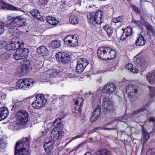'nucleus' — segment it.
<instances>
[{
  "mask_svg": "<svg viewBox=\"0 0 155 155\" xmlns=\"http://www.w3.org/2000/svg\"><path fill=\"white\" fill-rule=\"evenodd\" d=\"M134 23L137 24L138 25H139L140 24V21H138L134 20Z\"/></svg>",
  "mask_w": 155,
  "mask_h": 155,
  "instance_id": "63",
  "label": "nucleus"
},
{
  "mask_svg": "<svg viewBox=\"0 0 155 155\" xmlns=\"http://www.w3.org/2000/svg\"><path fill=\"white\" fill-rule=\"evenodd\" d=\"M107 50L106 48L104 49V47L99 48L97 51V55L99 58L103 60H107V54L106 53Z\"/></svg>",
  "mask_w": 155,
  "mask_h": 155,
  "instance_id": "14",
  "label": "nucleus"
},
{
  "mask_svg": "<svg viewBox=\"0 0 155 155\" xmlns=\"http://www.w3.org/2000/svg\"><path fill=\"white\" fill-rule=\"evenodd\" d=\"M85 143V142H83L79 144L78 146H77V148L78 149L81 147H82L83 146H84Z\"/></svg>",
  "mask_w": 155,
  "mask_h": 155,
  "instance_id": "61",
  "label": "nucleus"
},
{
  "mask_svg": "<svg viewBox=\"0 0 155 155\" xmlns=\"http://www.w3.org/2000/svg\"><path fill=\"white\" fill-rule=\"evenodd\" d=\"M149 89L150 90V95L152 97L155 96V88L153 87H150Z\"/></svg>",
  "mask_w": 155,
  "mask_h": 155,
  "instance_id": "45",
  "label": "nucleus"
},
{
  "mask_svg": "<svg viewBox=\"0 0 155 155\" xmlns=\"http://www.w3.org/2000/svg\"><path fill=\"white\" fill-rule=\"evenodd\" d=\"M68 76L70 78H73L75 77L73 72H72V73H69L68 74Z\"/></svg>",
  "mask_w": 155,
  "mask_h": 155,
  "instance_id": "58",
  "label": "nucleus"
},
{
  "mask_svg": "<svg viewBox=\"0 0 155 155\" xmlns=\"http://www.w3.org/2000/svg\"><path fill=\"white\" fill-rule=\"evenodd\" d=\"M12 45V47L13 50L16 49L17 50L19 49L22 47L24 44L22 42H20L17 41H12L10 43Z\"/></svg>",
  "mask_w": 155,
  "mask_h": 155,
  "instance_id": "27",
  "label": "nucleus"
},
{
  "mask_svg": "<svg viewBox=\"0 0 155 155\" xmlns=\"http://www.w3.org/2000/svg\"><path fill=\"white\" fill-rule=\"evenodd\" d=\"M6 45V42L4 41H0V49L3 48Z\"/></svg>",
  "mask_w": 155,
  "mask_h": 155,
  "instance_id": "51",
  "label": "nucleus"
},
{
  "mask_svg": "<svg viewBox=\"0 0 155 155\" xmlns=\"http://www.w3.org/2000/svg\"><path fill=\"white\" fill-rule=\"evenodd\" d=\"M64 41L65 42H68L71 46L75 47L78 44L77 38L75 35L67 36L64 38Z\"/></svg>",
  "mask_w": 155,
  "mask_h": 155,
  "instance_id": "11",
  "label": "nucleus"
},
{
  "mask_svg": "<svg viewBox=\"0 0 155 155\" xmlns=\"http://www.w3.org/2000/svg\"><path fill=\"white\" fill-rule=\"evenodd\" d=\"M146 77L150 83H153L155 79V73L154 72L149 73Z\"/></svg>",
  "mask_w": 155,
  "mask_h": 155,
  "instance_id": "31",
  "label": "nucleus"
},
{
  "mask_svg": "<svg viewBox=\"0 0 155 155\" xmlns=\"http://www.w3.org/2000/svg\"><path fill=\"white\" fill-rule=\"evenodd\" d=\"M1 6L2 8L3 9H6L10 10L19 11H21L20 8L16 7L9 4H6L5 3H1Z\"/></svg>",
  "mask_w": 155,
  "mask_h": 155,
  "instance_id": "21",
  "label": "nucleus"
},
{
  "mask_svg": "<svg viewBox=\"0 0 155 155\" xmlns=\"http://www.w3.org/2000/svg\"><path fill=\"white\" fill-rule=\"evenodd\" d=\"M12 20L9 25V27L11 29L20 27L25 24L24 18L21 16H17L12 19Z\"/></svg>",
  "mask_w": 155,
  "mask_h": 155,
  "instance_id": "4",
  "label": "nucleus"
},
{
  "mask_svg": "<svg viewBox=\"0 0 155 155\" xmlns=\"http://www.w3.org/2000/svg\"><path fill=\"white\" fill-rule=\"evenodd\" d=\"M16 120L19 124H25L28 120V114L24 110L18 111L16 114Z\"/></svg>",
  "mask_w": 155,
  "mask_h": 155,
  "instance_id": "3",
  "label": "nucleus"
},
{
  "mask_svg": "<svg viewBox=\"0 0 155 155\" xmlns=\"http://www.w3.org/2000/svg\"><path fill=\"white\" fill-rule=\"evenodd\" d=\"M10 55L6 52H2L0 53V58L2 60H5L10 57Z\"/></svg>",
  "mask_w": 155,
  "mask_h": 155,
  "instance_id": "38",
  "label": "nucleus"
},
{
  "mask_svg": "<svg viewBox=\"0 0 155 155\" xmlns=\"http://www.w3.org/2000/svg\"><path fill=\"white\" fill-rule=\"evenodd\" d=\"M5 31V29L4 25L2 23H0V35L2 34Z\"/></svg>",
  "mask_w": 155,
  "mask_h": 155,
  "instance_id": "47",
  "label": "nucleus"
},
{
  "mask_svg": "<svg viewBox=\"0 0 155 155\" xmlns=\"http://www.w3.org/2000/svg\"><path fill=\"white\" fill-rule=\"evenodd\" d=\"M108 94L105 95L103 100V110L105 114L111 113L113 111V105L112 102L110 101Z\"/></svg>",
  "mask_w": 155,
  "mask_h": 155,
  "instance_id": "5",
  "label": "nucleus"
},
{
  "mask_svg": "<svg viewBox=\"0 0 155 155\" xmlns=\"http://www.w3.org/2000/svg\"><path fill=\"white\" fill-rule=\"evenodd\" d=\"M127 37L125 36L124 33L123 32V34L120 37V39L121 40L124 41L127 38Z\"/></svg>",
  "mask_w": 155,
  "mask_h": 155,
  "instance_id": "54",
  "label": "nucleus"
},
{
  "mask_svg": "<svg viewBox=\"0 0 155 155\" xmlns=\"http://www.w3.org/2000/svg\"><path fill=\"white\" fill-rule=\"evenodd\" d=\"M0 95H1V99L2 100H4L6 98V95L4 93H2V92L0 91Z\"/></svg>",
  "mask_w": 155,
  "mask_h": 155,
  "instance_id": "53",
  "label": "nucleus"
},
{
  "mask_svg": "<svg viewBox=\"0 0 155 155\" xmlns=\"http://www.w3.org/2000/svg\"><path fill=\"white\" fill-rule=\"evenodd\" d=\"M70 22L73 25L78 24L79 22V20L77 17L74 15H71L69 18Z\"/></svg>",
  "mask_w": 155,
  "mask_h": 155,
  "instance_id": "34",
  "label": "nucleus"
},
{
  "mask_svg": "<svg viewBox=\"0 0 155 155\" xmlns=\"http://www.w3.org/2000/svg\"><path fill=\"white\" fill-rule=\"evenodd\" d=\"M101 111V107L97 106V107L94 109L92 116L90 120L91 121L94 122L98 118L100 115Z\"/></svg>",
  "mask_w": 155,
  "mask_h": 155,
  "instance_id": "18",
  "label": "nucleus"
},
{
  "mask_svg": "<svg viewBox=\"0 0 155 155\" xmlns=\"http://www.w3.org/2000/svg\"><path fill=\"white\" fill-rule=\"evenodd\" d=\"M19 87L24 90L28 88L29 86V78H25L19 80L17 82Z\"/></svg>",
  "mask_w": 155,
  "mask_h": 155,
  "instance_id": "13",
  "label": "nucleus"
},
{
  "mask_svg": "<svg viewBox=\"0 0 155 155\" xmlns=\"http://www.w3.org/2000/svg\"><path fill=\"white\" fill-rule=\"evenodd\" d=\"M21 54V53L20 52V51L19 49L14 53L13 55V58L16 60L23 59Z\"/></svg>",
  "mask_w": 155,
  "mask_h": 155,
  "instance_id": "35",
  "label": "nucleus"
},
{
  "mask_svg": "<svg viewBox=\"0 0 155 155\" xmlns=\"http://www.w3.org/2000/svg\"><path fill=\"white\" fill-rule=\"evenodd\" d=\"M6 143L5 141L2 140L0 139V147L2 148H4L6 146Z\"/></svg>",
  "mask_w": 155,
  "mask_h": 155,
  "instance_id": "48",
  "label": "nucleus"
},
{
  "mask_svg": "<svg viewBox=\"0 0 155 155\" xmlns=\"http://www.w3.org/2000/svg\"><path fill=\"white\" fill-rule=\"evenodd\" d=\"M152 35L153 36H155V31L154 30V29L153 30V31H152V32H151Z\"/></svg>",
  "mask_w": 155,
  "mask_h": 155,
  "instance_id": "64",
  "label": "nucleus"
},
{
  "mask_svg": "<svg viewBox=\"0 0 155 155\" xmlns=\"http://www.w3.org/2000/svg\"><path fill=\"white\" fill-rule=\"evenodd\" d=\"M30 13L31 15L32 18L34 19H37L41 21H43L44 20L43 18L37 9H34L31 10Z\"/></svg>",
  "mask_w": 155,
  "mask_h": 155,
  "instance_id": "20",
  "label": "nucleus"
},
{
  "mask_svg": "<svg viewBox=\"0 0 155 155\" xmlns=\"http://www.w3.org/2000/svg\"><path fill=\"white\" fill-rule=\"evenodd\" d=\"M38 53L42 56H47L49 54L47 48L44 46H40L37 49Z\"/></svg>",
  "mask_w": 155,
  "mask_h": 155,
  "instance_id": "22",
  "label": "nucleus"
},
{
  "mask_svg": "<svg viewBox=\"0 0 155 155\" xmlns=\"http://www.w3.org/2000/svg\"><path fill=\"white\" fill-rule=\"evenodd\" d=\"M39 4L41 5H44L48 3V0H39Z\"/></svg>",
  "mask_w": 155,
  "mask_h": 155,
  "instance_id": "49",
  "label": "nucleus"
},
{
  "mask_svg": "<svg viewBox=\"0 0 155 155\" xmlns=\"http://www.w3.org/2000/svg\"><path fill=\"white\" fill-rule=\"evenodd\" d=\"M142 132L143 141V142L146 143L148 140L150 136L149 134L147 131V130L143 126L142 127Z\"/></svg>",
  "mask_w": 155,
  "mask_h": 155,
  "instance_id": "25",
  "label": "nucleus"
},
{
  "mask_svg": "<svg viewBox=\"0 0 155 155\" xmlns=\"http://www.w3.org/2000/svg\"><path fill=\"white\" fill-rule=\"evenodd\" d=\"M33 97H35L36 100L32 103L31 105L35 108L40 109L43 107L46 103L47 100L45 98L43 94H38L30 97V99H31Z\"/></svg>",
  "mask_w": 155,
  "mask_h": 155,
  "instance_id": "2",
  "label": "nucleus"
},
{
  "mask_svg": "<svg viewBox=\"0 0 155 155\" xmlns=\"http://www.w3.org/2000/svg\"><path fill=\"white\" fill-rule=\"evenodd\" d=\"M138 89L136 85H129L126 87V93L128 94V96L130 99L132 98L137 93Z\"/></svg>",
  "mask_w": 155,
  "mask_h": 155,
  "instance_id": "10",
  "label": "nucleus"
},
{
  "mask_svg": "<svg viewBox=\"0 0 155 155\" xmlns=\"http://www.w3.org/2000/svg\"><path fill=\"white\" fill-rule=\"evenodd\" d=\"M89 63L88 61L85 58H78L77 60V65L76 67V72L78 73H81L83 72Z\"/></svg>",
  "mask_w": 155,
  "mask_h": 155,
  "instance_id": "6",
  "label": "nucleus"
},
{
  "mask_svg": "<svg viewBox=\"0 0 155 155\" xmlns=\"http://www.w3.org/2000/svg\"><path fill=\"white\" fill-rule=\"evenodd\" d=\"M48 45L50 48L53 49H56L61 47V41L57 40L52 41L49 43Z\"/></svg>",
  "mask_w": 155,
  "mask_h": 155,
  "instance_id": "24",
  "label": "nucleus"
},
{
  "mask_svg": "<svg viewBox=\"0 0 155 155\" xmlns=\"http://www.w3.org/2000/svg\"><path fill=\"white\" fill-rule=\"evenodd\" d=\"M116 87L115 85L112 83H108L105 85L102 89L103 92H106L107 93H112L116 89Z\"/></svg>",
  "mask_w": 155,
  "mask_h": 155,
  "instance_id": "15",
  "label": "nucleus"
},
{
  "mask_svg": "<svg viewBox=\"0 0 155 155\" xmlns=\"http://www.w3.org/2000/svg\"><path fill=\"white\" fill-rule=\"evenodd\" d=\"M55 56L56 58H58L63 63H68L71 60L70 56L67 53L59 52L56 54Z\"/></svg>",
  "mask_w": 155,
  "mask_h": 155,
  "instance_id": "7",
  "label": "nucleus"
},
{
  "mask_svg": "<svg viewBox=\"0 0 155 155\" xmlns=\"http://www.w3.org/2000/svg\"><path fill=\"white\" fill-rule=\"evenodd\" d=\"M104 29L107 32L109 37L111 36L113 33V29L111 28L108 25H105L104 27Z\"/></svg>",
  "mask_w": 155,
  "mask_h": 155,
  "instance_id": "40",
  "label": "nucleus"
},
{
  "mask_svg": "<svg viewBox=\"0 0 155 155\" xmlns=\"http://www.w3.org/2000/svg\"><path fill=\"white\" fill-rule=\"evenodd\" d=\"M47 22L50 24L53 25H56L59 22V21L56 20L54 18L48 16L46 18Z\"/></svg>",
  "mask_w": 155,
  "mask_h": 155,
  "instance_id": "28",
  "label": "nucleus"
},
{
  "mask_svg": "<svg viewBox=\"0 0 155 155\" xmlns=\"http://www.w3.org/2000/svg\"><path fill=\"white\" fill-rule=\"evenodd\" d=\"M20 51V52L21 53V55L22 56L23 58V57L26 58L28 57V54L29 50L28 49L24 48V49H19Z\"/></svg>",
  "mask_w": 155,
  "mask_h": 155,
  "instance_id": "37",
  "label": "nucleus"
},
{
  "mask_svg": "<svg viewBox=\"0 0 155 155\" xmlns=\"http://www.w3.org/2000/svg\"><path fill=\"white\" fill-rule=\"evenodd\" d=\"M12 129L14 130H16L19 129V125L17 124H14L12 125Z\"/></svg>",
  "mask_w": 155,
  "mask_h": 155,
  "instance_id": "46",
  "label": "nucleus"
},
{
  "mask_svg": "<svg viewBox=\"0 0 155 155\" xmlns=\"http://www.w3.org/2000/svg\"><path fill=\"white\" fill-rule=\"evenodd\" d=\"M6 46V50H13L12 47V45H11V43H8V44H6V45H5Z\"/></svg>",
  "mask_w": 155,
  "mask_h": 155,
  "instance_id": "50",
  "label": "nucleus"
},
{
  "mask_svg": "<svg viewBox=\"0 0 155 155\" xmlns=\"http://www.w3.org/2000/svg\"><path fill=\"white\" fill-rule=\"evenodd\" d=\"M16 143L20 147V148H24L25 150L29 151V138L27 137H23L20 142H18Z\"/></svg>",
  "mask_w": 155,
  "mask_h": 155,
  "instance_id": "12",
  "label": "nucleus"
},
{
  "mask_svg": "<svg viewBox=\"0 0 155 155\" xmlns=\"http://www.w3.org/2000/svg\"><path fill=\"white\" fill-rule=\"evenodd\" d=\"M96 129H104L105 130H113L114 129V128H107L106 127H104L102 128L101 127H98Z\"/></svg>",
  "mask_w": 155,
  "mask_h": 155,
  "instance_id": "55",
  "label": "nucleus"
},
{
  "mask_svg": "<svg viewBox=\"0 0 155 155\" xmlns=\"http://www.w3.org/2000/svg\"><path fill=\"white\" fill-rule=\"evenodd\" d=\"M146 43V40L144 39L143 36L140 34L136 41L135 44L136 46H140L144 45Z\"/></svg>",
  "mask_w": 155,
  "mask_h": 155,
  "instance_id": "26",
  "label": "nucleus"
},
{
  "mask_svg": "<svg viewBox=\"0 0 155 155\" xmlns=\"http://www.w3.org/2000/svg\"><path fill=\"white\" fill-rule=\"evenodd\" d=\"M149 121L150 122H154L155 121V118L154 117H150L149 119Z\"/></svg>",
  "mask_w": 155,
  "mask_h": 155,
  "instance_id": "62",
  "label": "nucleus"
},
{
  "mask_svg": "<svg viewBox=\"0 0 155 155\" xmlns=\"http://www.w3.org/2000/svg\"><path fill=\"white\" fill-rule=\"evenodd\" d=\"M126 68L128 70H130L132 72L135 73L138 72V69L135 67L134 65L131 63H128L126 65Z\"/></svg>",
  "mask_w": 155,
  "mask_h": 155,
  "instance_id": "30",
  "label": "nucleus"
},
{
  "mask_svg": "<svg viewBox=\"0 0 155 155\" xmlns=\"http://www.w3.org/2000/svg\"><path fill=\"white\" fill-rule=\"evenodd\" d=\"M106 48L107 50V52H106L107 54V60L113 59L114 58L117 54L116 51L115 50L109 47H104V49H105Z\"/></svg>",
  "mask_w": 155,
  "mask_h": 155,
  "instance_id": "16",
  "label": "nucleus"
},
{
  "mask_svg": "<svg viewBox=\"0 0 155 155\" xmlns=\"http://www.w3.org/2000/svg\"><path fill=\"white\" fill-rule=\"evenodd\" d=\"M50 143V142L48 141V142L45 143L44 145L45 149L46 151L48 153L51 152L50 151L53 148V143H52V144H51L50 145H49L48 144Z\"/></svg>",
  "mask_w": 155,
  "mask_h": 155,
  "instance_id": "33",
  "label": "nucleus"
},
{
  "mask_svg": "<svg viewBox=\"0 0 155 155\" xmlns=\"http://www.w3.org/2000/svg\"><path fill=\"white\" fill-rule=\"evenodd\" d=\"M83 135V134H82L81 135H77L74 137H73L72 138V140H74L78 138H80L81 137V136L82 135Z\"/></svg>",
  "mask_w": 155,
  "mask_h": 155,
  "instance_id": "60",
  "label": "nucleus"
},
{
  "mask_svg": "<svg viewBox=\"0 0 155 155\" xmlns=\"http://www.w3.org/2000/svg\"><path fill=\"white\" fill-rule=\"evenodd\" d=\"M131 6L134 11L136 13L138 14H140L141 13V10L138 8L137 7L135 6L134 5H131Z\"/></svg>",
  "mask_w": 155,
  "mask_h": 155,
  "instance_id": "44",
  "label": "nucleus"
},
{
  "mask_svg": "<svg viewBox=\"0 0 155 155\" xmlns=\"http://www.w3.org/2000/svg\"><path fill=\"white\" fill-rule=\"evenodd\" d=\"M37 114L35 113H32L31 114V117L33 119L37 117Z\"/></svg>",
  "mask_w": 155,
  "mask_h": 155,
  "instance_id": "57",
  "label": "nucleus"
},
{
  "mask_svg": "<svg viewBox=\"0 0 155 155\" xmlns=\"http://www.w3.org/2000/svg\"><path fill=\"white\" fill-rule=\"evenodd\" d=\"M83 99L81 98H79L77 101H76L74 104L75 105L74 109L75 115L77 117L80 116L81 114V111L83 105Z\"/></svg>",
  "mask_w": 155,
  "mask_h": 155,
  "instance_id": "9",
  "label": "nucleus"
},
{
  "mask_svg": "<svg viewBox=\"0 0 155 155\" xmlns=\"http://www.w3.org/2000/svg\"><path fill=\"white\" fill-rule=\"evenodd\" d=\"M65 116L62 117H60L59 119H56L54 122V125L56 128L60 127L62 126V124L61 120Z\"/></svg>",
  "mask_w": 155,
  "mask_h": 155,
  "instance_id": "32",
  "label": "nucleus"
},
{
  "mask_svg": "<svg viewBox=\"0 0 155 155\" xmlns=\"http://www.w3.org/2000/svg\"><path fill=\"white\" fill-rule=\"evenodd\" d=\"M132 29L130 27H128L124 31L125 36L128 37L132 33Z\"/></svg>",
  "mask_w": 155,
  "mask_h": 155,
  "instance_id": "42",
  "label": "nucleus"
},
{
  "mask_svg": "<svg viewBox=\"0 0 155 155\" xmlns=\"http://www.w3.org/2000/svg\"><path fill=\"white\" fill-rule=\"evenodd\" d=\"M102 12L99 11L96 12H90L87 14L89 22L93 25L101 24L102 22Z\"/></svg>",
  "mask_w": 155,
  "mask_h": 155,
  "instance_id": "1",
  "label": "nucleus"
},
{
  "mask_svg": "<svg viewBox=\"0 0 155 155\" xmlns=\"http://www.w3.org/2000/svg\"><path fill=\"white\" fill-rule=\"evenodd\" d=\"M139 60L140 61L139 62L140 67L143 68H145L148 66V64L144 61H143L144 59L143 58H139Z\"/></svg>",
  "mask_w": 155,
  "mask_h": 155,
  "instance_id": "39",
  "label": "nucleus"
},
{
  "mask_svg": "<svg viewBox=\"0 0 155 155\" xmlns=\"http://www.w3.org/2000/svg\"><path fill=\"white\" fill-rule=\"evenodd\" d=\"M147 110L146 107H143L134 111L131 114L132 115H136L140 114Z\"/></svg>",
  "mask_w": 155,
  "mask_h": 155,
  "instance_id": "36",
  "label": "nucleus"
},
{
  "mask_svg": "<svg viewBox=\"0 0 155 155\" xmlns=\"http://www.w3.org/2000/svg\"><path fill=\"white\" fill-rule=\"evenodd\" d=\"M24 64H28V67H29V60L28 59H25L24 60Z\"/></svg>",
  "mask_w": 155,
  "mask_h": 155,
  "instance_id": "59",
  "label": "nucleus"
},
{
  "mask_svg": "<svg viewBox=\"0 0 155 155\" xmlns=\"http://www.w3.org/2000/svg\"><path fill=\"white\" fill-rule=\"evenodd\" d=\"M15 149V155H27L29 152V151L25 150L24 148H20L18 143H16Z\"/></svg>",
  "mask_w": 155,
  "mask_h": 155,
  "instance_id": "17",
  "label": "nucleus"
},
{
  "mask_svg": "<svg viewBox=\"0 0 155 155\" xmlns=\"http://www.w3.org/2000/svg\"><path fill=\"white\" fill-rule=\"evenodd\" d=\"M149 155H155V150L152 149L148 151Z\"/></svg>",
  "mask_w": 155,
  "mask_h": 155,
  "instance_id": "52",
  "label": "nucleus"
},
{
  "mask_svg": "<svg viewBox=\"0 0 155 155\" xmlns=\"http://www.w3.org/2000/svg\"><path fill=\"white\" fill-rule=\"evenodd\" d=\"M59 75V73L56 70L53 69L51 71L50 74L51 78L56 77Z\"/></svg>",
  "mask_w": 155,
  "mask_h": 155,
  "instance_id": "43",
  "label": "nucleus"
},
{
  "mask_svg": "<svg viewBox=\"0 0 155 155\" xmlns=\"http://www.w3.org/2000/svg\"><path fill=\"white\" fill-rule=\"evenodd\" d=\"M94 155H112V154L108 150L106 149H102L97 151L95 153Z\"/></svg>",
  "mask_w": 155,
  "mask_h": 155,
  "instance_id": "29",
  "label": "nucleus"
},
{
  "mask_svg": "<svg viewBox=\"0 0 155 155\" xmlns=\"http://www.w3.org/2000/svg\"><path fill=\"white\" fill-rule=\"evenodd\" d=\"M28 64H26L19 66L18 68V73L20 75H23L26 74L28 72Z\"/></svg>",
  "mask_w": 155,
  "mask_h": 155,
  "instance_id": "19",
  "label": "nucleus"
},
{
  "mask_svg": "<svg viewBox=\"0 0 155 155\" xmlns=\"http://www.w3.org/2000/svg\"><path fill=\"white\" fill-rule=\"evenodd\" d=\"M64 135V133L62 131L53 130L51 134L50 140L49 142L51 143H54L61 138Z\"/></svg>",
  "mask_w": 155,
  "mask_h": 155,
  "instance_id": "8",
  "label": "nucleus"
},
{
  "mask_svg": "<svg viewBox=\"0 0 155 155\" xmlns=\"http://www.w3.org/2000/svg\"><path fill=\"white\" fill-rule=\"evenodd\" d=\"M9 112L7 108L4 107L0 108V121L6 118L8 116Z\"/></svg>",
  "mask_w": 155,
  "mask_h": 155,
  "instance_id": "23",
  "label": "nucleus"
},
{
  "mask_svg": "<svg viewBox=\"0 0 155 155\" xmlns=\"http://www.w3.org/2000/svg\"><path fill=\"white\" fill-rule=\"evenodd\" d=\"M145 26L147 30H149V31L153 28V27L152 26L149 24H147Z\"/></svg>",
  "mask_w": 155,
  "mask_h": 155,
  "instance_id": "56",
  "label": "nucleus"
},
{
  "mask_svg": "<svg viewBox=\"0 0 155 155\" xmlns=\"http://www.w3.org/2000/svg\"><path fill=\"white\" fill-rule=\"evenodd\" d=\"M124 19V16H120L118 17L114 18L113 20V22L114 23H122Z\"/></svg>",
  "mask_w": 155,
  "mask_h": 155,
  "instance_id": "41",
  "label": "nucleus"
}]
</instances>
